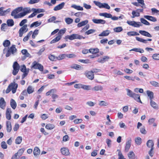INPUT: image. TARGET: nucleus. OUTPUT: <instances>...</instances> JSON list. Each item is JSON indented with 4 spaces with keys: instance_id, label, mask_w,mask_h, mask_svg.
Here are the masks:
<instances>
[{
    "instance_id": "1",
    "label": "nucleus",
    "mask_w": 159,
    "mask_h": 159,
    "mask_svg": "<svg viewBox=\"0 0 159 159\" xmlns=\"http://www.w3.org/2000/svg\"><path fill=\"white\" fill-rule=\"evenodd\" d=\"M31 12V10L30 7L23 8L22 7H20L13 10L11 12V15L14 19L20 18Z\"/></svg>"
},
{
    "instance_id": "2",
    "label": "nucleus",
    "mask_w": 159,
    "mask_h": 159,
    "mask_svg": "<svg viewBox=\"0 0 159 159\" xmlns=\"http://www.w3.org/2000/svg\"><path fill=\"white\" fill-rule=\"evenodd\" d=\"M18 86V84L16 83L15 82L11 83L8 86L6 91V93H8L11 90L12 93H15L16 92Z\"/></svg>"
},
{
    "instance_id": "3",
    "label": "nucleus",
    "mask_w": 159,
    "mask_h": 159,
    "mask_svg": "<svg viewBox=\"0 0 159 159\" xmlns=\"http://www.w3.org/2000/svg\"><path fill=\"white\" fill-rule=\"evenodd\" d=\"M17 52V49L16 47V45H12L7 50L5 55L6 57H9L11 54L14 55Z\"/></svg>"
},
{
    "instance_id": "4",
    "label": "nucleus",
    "mask_w": 159,
    "mask_h": 159,
    "mask_svg": "<svg viewBox=\"0 0 159 159\" xmlns=\"http://www.w3.org/2000/svg\"><path fill=\"white\" fill-rule=\"evenodd\" d=\"M31 68L35 69H38L41 71H43L44 69L43 66L36 61H34L32 63Z\"/></svg>"
},
{
    "instance_id": "5",
    "label": "nucleus",
    "mask_w": 159,
    "mask_h": 159,
    "mask_svg": "<svg viewBox=\"0 0 159 159\" xmlns=\"http://www.w3.org/2000/svg\"><path fill=\"white\" fill-rule=\"evenodd\" d=\"M20 65L17 61H15L13 65V70L12 74L14 75H16L18 73L20 69Z\"/></svg>"
},
{
    "instance_id": "6",
    "label": "nucleus",
    "mask_w": 159,
    "mask_h": 159,
    "mask_svg": "<svg viewBox=\"0 0 159 159\" xmlns=\"http://www.w3.org/2000/svg\"><path fill=\"white\" fill-rule=\"evenodd\" d=\"M27 25L25 24L20 29L18 32L19 36L20 37H22L24 33H26L28 31V29L27 28Z\"/></svg>"
},
{
    "instance_id": "7",
    "label": "nucleus",
    "mask_w": 159,
    "mask_h": 159,
    "mask_svg": "<svg viewBox=\"0 0 159 159\" xmlns=\"http://www.w3.org/2000/svg\"><path fill=\"white\" fill-rule=\"evenodd\" d=\"M60 152L62 155L65 156H68L70 154L69 150L66 147H62L60 149Z\"/></svg>"
},
{
    "instance_id": "8",
    "label": "nucleus",
    "mask_w": 159,
    "mask_h": 159,
    "mask_svg": "<svg viewBox=\"0 0 159 159\" xmlns=\"http://www.w3.org/2000/svg\"><path fill=\"white\" fill-rule=\"evenodd\" d=\"M21 52L22 54L24 55L22 57V60H24L26 57H30V55L27 50L23 49L21 50Z\"/></svg>"
},
{
    "instance_id": "9",
    "label": "nucleus",
    "mask_w": 159,
    "mask_h": 159,
    "mask_svg": "<svg viewBox=\"0 0 159 159\" xmlns=\"http://www.w3.org/2000/svg\"><path fill=\"white\" fill-rule=\"evenodd\" d=\"M110 58V57L108 56H105L103 57L98 59L97 61L98 62L102 63L107 61Z\"/></svg>"
},
{
    "instance_id": "10",
    "label": "nucleus",
    "mask_w": 159,
    "mask_h": 159,
    "mask_svg": "<svg viewBox=\"0 0 159 159\" xmlns=\"http://www.w3.org/2000/svg\"><path fill=\"white\" fill-rule=\"evenodd\" d=\"M6 106V102L3 98H0V107L3 109H4Z\"/></svg>"
},
{
    "instance_id": "11",
    "label": "nucleus",
    "mask_w": 159,
    "mask_h": 159,
    "mask_svg": "<svg viewBox=\"0 0 159 159\" xmlns=\"http://www.w3.org/2000/svg\"><path fill=\"white\" fill-rule=\"evenodd\" d=\"M86 76L89 79L92 80L94 78V74L93 73V71H89L86 73Z\"/></svg>"
},
{
    "instance_id": "12",
    "label": "nucleus",
    "mask_w": 159,
    "mask_h": 159,
    "mask_svg": "<svg viewBox=\"0 0 159 159\" xmlns=\"http://www.w3.org/2000/svg\"><path fill=\"white\" fill-rule=\"evenodd\" d=\"M11 108H7L6 111V118L8 120H10L11 119Z\"/></svg>"
},
{
    "instance_id": "13",
    "label": "nucleus",
    "mask_w": 159,
    "mask_h": 159,
    "mask_svg": "<svg viewBox=\"0 0 159 159\" xmlns=\"http://www.w3.org/2000/svg\"><path fill=\"white\" fill-rule=\"evenodd\" d=\"M65 3L62 2L59 5L55 6L53 8V10L54 11H57L62 9L65 5Z\"/></svg>"
},
{
    "instance_id": "14",
    "label": "nucleus",
    "mask_w": 159,
    "mask_h": 159,
    "mask_svg": "<svg viewBox=\"0 0 159 159\" xmlns=\"http://www.w3.org/2000/svg\"><path fill=\"white\" fill-rule=\"evenodd\" d=\"M139 33L141 35L148 37H152V35L148 32L140 30L139 31Z\"/></svg>"
},
{
    "instance_id": "15",
    "label": "nucleus",
    "mask_w": 159,
    "mask_h": 159,
    "mask_svg": "<svg viewBox=\"0 0 159 159\" xmlns=\"http://www.w3.org/2000/svg\"><path fill=\"white\" fill-rule=\"evenodd\" d=\"M92 21L94 23L97 24H104L106 22L105 20L102 19H93Z\"/></svg>"
},
{
    "instance_id": "16",
    "label": "nucleus",
    "mask_w": 159,
    "mask_h": 159,
    "mask_svg": "<svg viewBox=\"0 0 159 159\" xmlns=\"http://www.w3.org/2000/svg\"><path fill=\"white\" fill-rule=\"evenodd\" d=\"M136 39L137 41L145 43H147V41H151L152 40L151 39H147L145 40L138 37H136Z\"/></svg>"
},
{
    "instance_id": "17",
    "label": "nucleus",
    "mask_w": 159,
    "mask_h": 159,
    "mask_svg": "<svg viewBox=\"0 0 159 159\" xmlns=\"http://www.w3.org/2000/svg\"><path fill=\"white\" fill-rule=\"evenodd\" d=\"M131 97L133 98L137 102L142 103L140 100V95L139 94L134 93Z\"/></svg>"
},
{
    "instance_id": "18",
    "label": "nucleus",
    "mask_w": 159,
    "mask_h": 159,
    "mask_svg": "<svg viewBox=\"0 0 159 159\" xmlns=\"http://www.w3.org/2000/svg\"><path fill=\"white\" fill-rule=\"evenodd\" d=\"M1 7L2 8V10L0 11V16H4L6 14L9 12L10 11V9L8 8L6 10H3L4 8L3 7Z\"/></svg>"
},
{
    "instance_id": "19",
    "label": "nucleus",
    "mask_w": 159,
    "mask_h": 159,
    "mask_svg": "<svg viewBox=\"0 0 159 159\" xmlns=\"http://www.w3.org/2000/svg\"><path fill=\"white\" fill-rule=\"evenodd\" d=\"M131 143V139H129L128 140L126 143L125 147V151L126 152H128L129 150L130 146Z\"/></svg>"
},
{
    "instance_id": "20",
    "label": "nucleus",
    "mask_w": 159,
    "mask_h": 159,
    "mask_svg": "<svg viewBox=\"0 0 159 159\" xmlns=\"http://www.w3.org/2000/svg\"><path fill=\"white\" fill-rule=\"evenodd\" d=\"M6 123L7 131L9 133L11 132L12 129L11 123L9 121H7Z\"/></svg>"
},
{
    "instance_id": "21",
    "label": "nucleus",
    "mask_w": 159,
    "mask_h": 159,
    "mask_svg": "<svg viewBox=\"0 0 159 159\" xmlns=\"http://www.w3.org/2000/svg\"><path fill=\"white\" fill-rule=\"evenodd\" d=\"M144 17L147 19L153 22H155L157 20V19L155 17L152 16L146 15L144 16Z\"/></svg>"
},
{
    "instance_id": "22",
    "label": "nucleus",
    "mask_w": 159,
    "mask_h": 159,
    "mask_svg": "<svg viewBox=\"0 0 159 159\" xmlns=\"http://www.w3.org/2000/svg\"><path fill=\"white\" fill-rule=\"evenodd\" d=\"M89 52L92 54H97L99 52V49L97 48H90L89 49Z\"/></svg>"
},
{
    "instance_id": "23",
    "label": "nucleus",
    "mask_w": 159,
    "mask_h": 159,
    "mask_svg": "<svg viewBox=\"0 0 159 159\" xmlns=\"http://www.w3.org/2000/svg\"><path fill=\"white\" fill-rule=\"evenodd\" d=\"M110 31L108 30L103 31L101 33L98 35L99 36H108L110 34Z\"/></svg>"
},
{
    "instance_id": "24",
    "label": "nucleus",
    "mask_w": 159,
    "mask_h": 159,
    "mask_svg": "<svg viewBox=\"0 0 159 159\" xmlns=\"http://www.w3.org/2000/svg\"><path fill=\"white\" fill-rule=\"evenodd\" d=\"M55 127L54 125L52 124L49 123L47 124L45 126V128L48 130H52Z\"/></svg>"
},
{
    "instance_id": "25",
    "label": "nucleus",
    "mask_w": 159,
    "mask_h": 159,
    "mask_svg": "<svg viewBox=\"0 0 159 159\" xmlns=\"http://www.w3.org/2000/svg\"><path fill=\"white\" fill-rule=\"evenodd\" d=\"M70 68L72 69L79 70L81 69V66L79 65L75 64H73L72 66H71Z\"/></svg>"
},
{
    "instance_id": "26",
    "label": "nucleus",
    "mask_w": 159,
    "mask_h": 159,
    "mask_svg": "<svg viewBox=\"0 0 159 159\" xmlns=\"http://www.w3.org/2000/svg\"><path fill=\"white\" fill-rule=\"evenodd\" d=\"M147 93L148 97H149L150 101L152 100L154 98V94L153 92L150 90H147Z\"/></svg>"
},
{
    "instance_id": "27",
    "label": "nucleus",
    "mask_w": 159,
    "mask_h": 159,
    "mask_svg": "<svg viewBox=\"0 0 159 159\" xmlns=\"http://www.w3.org/2000/svg\"><path fill=\"white\" fill-rule=\"evenodd\" d=\"M61 38V36H58L57 35L56 37L51 41L50 43L52 44L57 42L60 40Z\"/></svg>"
},
{
    "instance_id": "28",
    "label": "nucleus",
    "mask_w": 159,
    "mask_h": 159,
    "mask_svg": "<svg viewBox=\"0 0 159 159\" xmlns=\"http://www.w3.org/2000/svg\"><path fill=\"white\" fill-rule=\"evenodd\" d=\"M147 145L149 148H153L154 143L153 141L152 140H148L147 143Z\"/></svg>"
},
{
    "instance_id": "29",
    "label": "nucleus",
    "mask_w": 159,
    "mask_h": 159,
    "mask_svg": "<svg viewBox=\"0 0 159 159\" xmlns=\"http://www.w3.org/2000/svg\"><path fill=\"white\" fill-rule=\"evenodd\" d=\"M33 152L34 155L36 156L39 155L40 153V150L38 147H35L34 148Z\"/></svg>"
},
{
    "instance_id": "30",
    "label": "nucleus",
    "mask_w": 159,
    "mask_h": 159,
    "mask_svg": "<svg viewBox=\"0 0 159 159\" xmlns=\"http://www.w3.org/2000/svg\"><path fill=\"white\" fill-rule=\"evenodd\" d=\"M10 105L11 107L13 109H15L16 108V103L14 99H12L11 100Z\"/></svg>"
},
{
    "instance_id": "31",
    "label": "nucleus",
    "mask_w": 159,
    "mask_h": 159,
    "mask_svg": "<svg viewBox=\"0 0 159 159\" xmlns=\"http://www.w3.org/2000/svg\"><path fill=\"white\" fill-rule=\"evenodd\" d=\"M66 57V54H60L58 57H57V59L58 60H61Z\"/></svg>"
},
{
    "instance_id": "32",
    "label": "nucleus",
    "mask_w": 159,
    "mask_h": 159,
    "mask_svg": "<svg viewBox=\"0 0 159 159\" xmlns=\"http://www.w3.org/2000/svg\"><path fill=\"white\" fill-rule=\"evenodd\" d=\"M88 23V20H85L77 24V26L79 27H82L86 25Z\"/></svg>"
},
{
    "instance_id": "33",
    "label": "nucleus",
    "mask_w": 159,
    "mask_h": 159,
    "mask_svg": "<svg viewBox=\"0 0 159 159\" xmlns=\"http://www.w3.org/2000/svg\"><path fill=\"white\" fill-rule=\"evenodd\" d=\"M150 105L151 106L155 109H158V106L157 104L152 100L150 101Z\"/></svg>"
},
{
    "instance_id": "34",
    "label": "nucleus",
    "mask_w": 159,
    "mask_h": 159,
    "mask_svg": "<svg viewBox=\"0 0 159 159\" xmlns=\"http://www.w3.org/2000/svg\"><path fill=\"white\" fill-rule=\"evenodd\" d=\"M103 88L101 85L95 86L92 88V90L96 91H101L102 90Z\"/></svg>"
},
{
    "instance_id": "35",
    "label": "nucleus",
    "mask_w": 159,
    "mask_h": 159,
    "mask_svg": "<svg viewBox=\"0 0 159 159\" xmlns=\"http://www.w3.org/2000/svg\"><path fill=\"white\" fill-rule=\"evenodd\" d=\"M99 15L101 16H104L106 18H110L111 17V15L107 13H100Z\"/></svg>"
},
{
    "instance_id": "36",
    "label": "nucleus",
    "mask_w": 159,
    "mask_h": 159,
    "mask_svg": "<svg viewBox=\"0 0 159 159\" xmlns=\"http://www.w3.org/2000/svg\"><path fill=\"white\" fill-rule=\"evenodd\" d=\"M27 91L28 93L30 94L34 92V89L32 86L30 85L28 87Z\"/></svg>"
},
{
    "instance_id": "37",
    "label": "nucleus",
    "mask_w": 159,
    "mask_h": 159,
    "mask_svg": "<svg viewBox=\"0 0 159 159\" xmlns=\"http://www.w3.org/2000/svg\"><path fill=\"white\" fill-rule=\"evenodd\" d=\"M7 23L8 26L11 27L14 25V21L12 19H8L7 21Z\"/></svg>"
},
{
    "instance_id": "38",
    "label": "nucleus",
    "mask_w": 159,
    "mask_h": 159,
    "mask_svg": "<svg viewBox=\"0 0 159 159\" xmlns=\"http://www.w3.org/2000/svg\"><path fill=\"white\" fill-rule=\"evenodd\" d=\"M41 24V22H39L38 21H36L32 23L30 25V27L32 28L34 26L37 27L40 25Z\"/></svg>"
},
{
    "instance_id": "39",
    "label": "nucleus",
    "mask_w": 159,
    "mask_h": 159,
    "mask_svg": "<svg viewBox=\"0 0 159 159\" xmlns=\"http://www.w3.org/2000/svg\"><path fill=\"white\" fill-rule=\"evenodd\" d=\"M64 39L66 41H67V40L68 39L70 40L75 39L74 34H72L70 35H67L64 38Z\"/></svg>"
},
{
    "instance_id": "40",
    "label": "nucleus",
    "mask_w": 159,
    "mask_h": 159,
    "mask_svg": "<svg viewBox=\"0 0 159 159\" xmlns=\"http://www.w3.org/2000/svg\"><path fill=\"white\" fill-rule=\"evenodd\" d=\"M155 119L154 118H151L149 119L148 120V122L149 125H152L153 124V126H156L157 124L154 122Z\"/></svg>"
},
{
    "instance_id": "41",
    "label": "nucleus",
    "mask_w": 159,
    "mask_h": 159,
    "mask_svg": "<svg viewBox=\"0 0 159 159\" xmlns=\"http://www.w3.org/2000/svg\"><path fill=\"white\" fill-rule=\"evenodd\" d=\"M129 159H135V155L133 151L130 152L128 155Z\"/></svg>"
},
{
    "instance_id": "42",
    "label": "nucleus",
    "mask_w": 159,
    "mask_h": 159,
    "mask_svg": "<svg viewBox=\"0 0 159 159\" xmlns=\"http://www.w3.org/2000/svg\"><path fill=\"white\" fill-rule=\"evenodd\" d=\"M22 138L21 136L17 137L15 140V143L16 144H20L22 141Z\"/></svg>"
},
{
    "instance_id": "43",
    "label": "nucleus",
    "mask_w": 159,
    "mask_h": 159,
    "mask_svg": "<svg viewBox=\"0 0 159 159\" xmlns=\"http://www.w3.org/2000/svg\"><path fill=\"white\" fill-rule=\"evenodd\" d=\"M11 43L10 41L8 40H5L3 43V44L4 47H8L10 45Z\"/></svg>"
},
{
    "instance_id": "44",
    "label": "nucleus",
    "mask_w": 159,
    "mask_h": 159,
    "mask_svg": "<svg viewBox=\"0 0 159 159\" xmlns=\"http://www.w3.org/2000/svg\"><path fill=\"white\" fill-rule=\"evenodd\" d=\"M74 39H84L85 37L77 34H74Z\"/></svg>"
},
{
    "instance_id": "45",
    "label": "nucleus",
    "mask_w": 159,
    "mask_h": 159,
    "mask_svg": "<svg viewBox=\"0 0 159 159\" xmlns=\"http://www.w3.org/2000/svg\"><path fill=\"white\" fill-rule=\"evenodd\" d=\"M127 35L129 36H135V35H139V34L135 31H130L128 32L127 33Z\"/></svg>"
},
{
    "instance_id": "46",
    "label": "nucleus",
    "mask_w": 159,
    "mask_h": 159,
    "mask_svg": "<svg viewBox=\"0 0 159 159\" xmlns=\"http://www.w3.org/2000/svg\"><path fill=\"white\" fill-rule=\"evenodd\" d=\"M136 143L138 145H140L142 143L141 139L139 137H137L135 140Z\"/></svg>"
},
{
    "instance_id": "47",
    "label": "nucleus",
    "mask_w": 159,
    "mask_h": 159,
    "mask_svg": "<svg viewBox=\"0 0 159 159\" xmlns=\"http://www.w3.org/2000/svg\"><path fill=\"white\" fill-rule=\"evenodd\" d=\"M72 7L73 8L78 10H80L82 11L83 10V7L80 6H77L75 5H73L72 6Z\"/></svg>"
},
{
    "instance_id": "48",
    "label": "nucleus",
    "mask_w": 159,
    "mask_h": 159,
    "mask_svg": "<svg viewBox=\"0 0 159 159\" xmlns=\"http://www.w3.org/2000/svg\"><path fill=\"white\" fill-rule=\"evenodd\" d=\"M66 31V29L65 28L63 29L60 30L58 33L57 35L61 36V37L62 38V36L65 33Z\"/></svg>"
},
{
    "instance_id": "49",
    "label": "nucleus",
    "mask_w": 159,
    "mask_h": 159,
    "mask_svg": "<svg viewBox=\"0 0 159 159\" xmlns=\"http://www.w3.org/2000/svg\"><path fill=\"white\" fill-rule=\"evenodd\" d=\"M39 30L36 29L34 31L32 34V37L33 39H34L36 36L38 34Z\"/></svg>"
},
{
    "instance_id": "50",
    "label": "nucleus",
    "mask_w": 159,
    "mask_h": 159,
    "mask_svg": "<svg viewBox=\"0 0 159 159\" xmlns=\"http://www.w3.org/2000/svg\"><path fill=\"white\" fill-rule=\"evenodd\" d=\"M132 14L133 16L132 17V18H134L135 17H138L140 16V13L139 12H136L134 11H132Z\"/></svg>"
},
{
    "instance_id": "51",
    "label": "nucleus",
    "mask_w": 159,
    "mask_h": 159,
    "mask_svg": "<svg viewBox=\"0 0 159 159\" xmlns=\"http://www.w3.org/2000/svg\"><path fill=\"white\" fill-rule=\"evenodd\" d=\"M130 51H134L136 52H138L140 53H142L144 52V50L143 49L136 48L132 49L130 50Z\"/></svg>"
},
{
    "instance_id": "52",
    "label": "nucleus",
    "mask_w": 159,
    "mask_h": 159,
    "mask_svg": "<svg viewBox=\"0 0 159 159\" xmlns=\"http://www.w3.org/2000/svg\"><path fill=\"white\" fill-rule=\"evenodd\" d=\"M65 20L66 23L68 25L72 23L73 21V19L68 17L66 18Z\"/></svg>"
},
{
    "instance_id": "53",
    "label": "nucleus",
    "mask_w": 159,
    "mask_h": 159,
    "mask_svg": "<svg viewBox=\"0 0 159 159\" xmlns=\"http://www.w3.org/2000/svg\"><path fill=\"white\" fill-rule=\"evenodd\" d=\"M48 58L50 60L52 61H56L57 59V57L53 55H50L48 57Z\"/></svg>"
},
{
    "instance_id": "54",
    "label": "nucleus",
    "mask_w": 159,
    "mask_h": 159,
    "mask_svg": "<svg viewBox=\"0 0 159 159\" xmlns=\"http://www.w3.org/2000/svg\"><path fill=\"white\" fill-rule=\"evenodd\" d=\"M56 90L55 89H52L50 90L48 92H47L46 93V95L47 96L50 95L51 93H54L56 92Z\"/></svg>"
},
{
    "instance_id": "55",
    "label": "nucleus",
    "mask_w": 159,
    "mask_h": 159,
    "mask_svg": "<svg viewBox=\"0 0 159 159\" xmlns=\"http://www.w3.org/2000/svg\"><path fill=\"white\" fill-rule=\"evenodd\" d=\"M140 21L141 23L146 25H150V23L148 21L143 18H141Z\"/></svg>"
},
{
    "instance_id": "56",
    "label": "nucleus",
    "mask_w": 159,
    "mask_h": 159,
    "mask_svg": "<svg viewBox=\"0 0 159 159\" xmlns=\"http://www.w3.org/2000/svg\"><path fill=\"white\" fill-rule=\"evenodd\" d=\"M32 10L33 11H34L35 13H39L43 11V10L42 9L33 8Z\"/></svg>"
},
{
    "instance_id": "57",
    "label": "nucleus",
    "mask_w": 159,
    "mask_h": 159,
    "mask_svg": "<svg viewBox=\"0 0 159 159\" xmlns=\"http://www.w3.org/2000/svg\"><path fill=\"white\" fill-rule=\"evenodd\" d=\"M95 32V30L91 29L85 32V34L89 35Z\"/></svg>"
},
{
    "instance_id": "58",
    "label": "nucleus",
    "mask_w": 159,
    "mask_h": 159,
    "mask_svg": "<svg viewBox=\"0 0 159 159\" xmlns=\"http://www.w3.org/2000/svg\"><path fill=\"white\" fill-rule=\"evenodd\" d=\"M153 59L156 60H159V53H155L152 56Z\"/></svg>"
},
{
    "instance_id": "59",
    "label": "nucleus",
    "mask_w": 159,
    "mask_h": 159,
    "mask_svg": "<svg viewBox=\"0 0 159 159\" xmlns=\"http://www.w3.org/2000/svg\"><path fill=\"white\" fill-rule=\"evenodd\" d=\"M25 150L24 148H21L18 150V152L16 153H17V155L18 154L19 156H21L23 154Z\"/></svg>"
},
{
    "instance_id": "60",
    "label": "nucleus",
    "mask_w": 159,
    "mask_h": 159,
    "mask_svg": "<svg viewBox=\"0 0 159 159\" xmlns=\"http://www.w3.org/2000/svg\"><path fill=\"white\" fill-rule=\"evenodd\" d=\"M123 29L121 27H118L114 29V31L116 32H119L122 31Z\"/></svg>"
},
{
    "instance_id": "61",
    "label": "nucleus",
    "mask_w": 159,
    "mask_h": 159,
    "mask_svg": "<svg viewBox=\"0 0 159 159\" xmlns=\"http://www.w3.org/2000/svg\"><path fill=\"white\" fill-rule=\"evenodd\" d=\"M91 87L89 85H86L82 84L81 88L84 90H89L91 89Z\"/></svg>"
},
{
    "instance_id": "62",
    "label": "nucleus",
    "mask_w": 159,
    "mask_h": 159,
    "mask_svg": "<svg viewBox=\"0 0 159 159\" xmlns=\"http://www.w3.org/2000/svg\"><path fill=\"white\" fill-rule=\"evenodd\" d=\"M140 24L141 23L139 22H136L134 21L133 26L135 27H139L140 26L142 25Z\"/></svg>"
},
{
    "instance_id": "63",
    "label": "nucleus",
    "mask_w": 159,
    "mask_h": 159,
    "mask_svg": "<svg viewBox=\"0 0 159 159\" xmlns=\"http://www.w3.org/2000/svg\"><path fill=\"white\" fill-rule=\"evenodd\" d=\"M1 146L2 148L4 149H6L7 148V145L4 141H2L1 142Z\"/></svg>"
},
{
    "instance_id": "64",
    "label": "nucleus",
    "mask_w": 159,
    "mask_h": 159,
    "mask_svg": "<svg viewBox=\"0 0 159 159\" xmlns=\"http://www.w3.org/2000/svg\"><path fill=\"white\" fill-rule=\"evenodd\" d=\"M118 159H124V156L120 151H119L118 153Z\"/></svg>"
}]
</instances>
